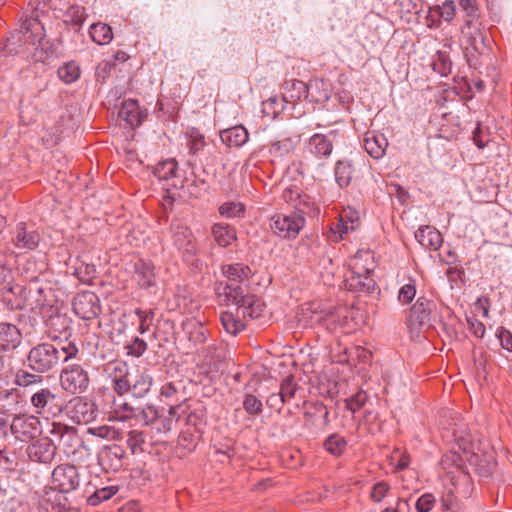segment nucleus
I'll return each mask as SVG.
<instances>
[{
  "label": "nucleus",
  "instance_id": "nucleus-36",
  "mask_svg": "<svg viewBox=\"0 0 512 512\" xmlns=\"http://www.w3.org/2000/svg\"><path fill=\"white\" fill-rule=\"evenodd\" d=\"M123 369L125 370L123 374L113 378V390L120 396L129 392L131 393L130 371L125 364L117 368L120 373L123 372Z\"/></svg>",
  "mask_w": 512,
  "mask_h": 512
},
{
  "label": "nucleus",
  "instance_id": "nucleus-10",
  "mask_svg": "<svg viewBox=\"0 0 512 512\" xmlns=\"http://www.w3.org/2000/svg\"><path fill=\"white\" fill-rule=\"evenodd\" d=\"M305 225V218L299 212L290 215L277 214L270 220V228L274 234L284 239L295 238Z\"/></svg>",
  "mask_w": 512,
  "mask_h": 512
},
{
  "label": "nucleus",
  "instance_id": "nucleus-42",
  "mask_svg": "<svg viewBox=\"0 0 512 512\" xmlns=\"http://www.w3.org/2000/svg\"><path fill=\"white\" fill-rule=\"evenodd\" d=\"M242 405L244 411L251 416H258L263 410L262 401L251 393L245 394Z\"/></svg>",
  "mask_w": 512,
  "mask_h": 512
},
{
  "label": "nucleus",
  "instance_id": "nucleus-58",
  "mask_svg": "<svg viewBox=\"0 0 512 512\" xmlns=\"http://www.w3.org/2000/svg\"><path fill=\"white\" fill-rule=\"evenodd\" d=\"M435 504V497L426 493L418 498L416 502V509L418 512H430Z\"/></svg>",
  "mask_w": 512,
  "mask_h": 512
},
{
  "label": "nucleus",
  "instance_id": "nucleus-32",
  "mask_svg": "<svg viewBox=\"0 0 512 512\" xmlns=\"http://www.w3.org/2000/svg\"><path fill=\"white\" fill-rule=\"evenodd\" d=\"M43 382L42 374L33 371L29 372L25 369H19L14 378V384L22 388L41 386Z\"/></svg>",
  "mask_w": 512,
  "mask_h": 512
},
{
  "label": "nucleus",
  "instance_id": "nucleus-64",
  "mask_svg": "<svg viewBox=\"0 0 512 512\" xmlns=\"http://www.w3.org/2000/svg\"><path fill=\"white\" fill-rule=\"evenodd\" d=\"M286 402L282 398L281 394L278 393H272L267 399H266V405L270 408L276 409L278 412L281 411L282 406Z\"/></svg>",
  "mask_w": 512,
  "mask_h": 512
},
{
  "label": "nucleus",
  "instance_id": "nucleus-56",
  "mask_svg": "<svg viewBox=\"0 0 512 512\" xmlns=\"http://www.w3.org/2000/svg\"><path fill=\"white\" fill-rule=\"evenodd\" d=\"M438 12H439L440 17L443 20H445L447 22H450L451 20H453L455 17V14H456V6H455L454 1H452V0L444 1L442 3V5H440L438 7Z\"/></svg>",
  "mask_w": 512,
  "mask_h": 512
},
{
  "label": "nucleus",
  "instance_id": "nucleus-14",
  "mask_svg": "<svg viewBox=\"0 0 512 512\" xmlns=\"http://www.w3.org/2000/svg\"><path fill=\"white\" fill-rule=\"evenodd\" d=\"M434 308L435 304L432 301L419 297L410 311V326L420 330L430 328Z\"/></svg>",
  "mask_w": 512,
  "mask_h": 512
},
{
  "label": "nucleus",
  "instance_id": "nucleus-35",
  "mask_svg": "<svg viewBox=\"0 0 512 512\" xmlns=\"http://www.w3.org/2000/svg\"><path fill=\"white\" fill-rule=\"evenodd\" d=\"M455 441L457 446L459 447L460 450L463 451V453L471 454V458L469 459V461L473 464H478L479 455L477 450H479V447L474 443L471 435L469 434L465 436H456Z\"/></svg>",
  "mask_w": 512,
  "mask_h": 512
},
{
  "label": "nucleus",
  "instance_id": "nucleus-46",
  "mask_svg": "<svg viewBox=\"0 0 512 512\" xmlns=\"http://www.w3.org/2000/svg\"><path fill=\"white\" fill-rule=\"evenodd\" d=\"M245 210V206L240 202H226L219 207V213L226 218L240 217Z\"/></svg>",
  "mask_w": 512,
  "mask_h": 512
},
{
  "label": "nucleus",
  "instance_id": "nucleus-37",
  "mask_svg": "<svg viewBox=\"0 0 512 512\" xmlns=\"http://www.w3.org/2000/svg\"><path fill=\"white\" fill-rule=\"evenodd\" d=\"M178 164L175 159H167L158 163L154 168V175L159 180H169L176 176Z\"/></svg>",
  "mask_w": 512,
  "mask_h": 512
},
{
  "label": "nucleus",
  "instance_id": "nucleus-31",
  "mask_svg": "<svg viewBox=\"0 0 512 512\" xmlns=\"http://www.w3.org/2000/svg\"><path fill=\"white\" fill-rule=\"evenodd\" d=\"M125 409L131 412V416L141 422L143 425H151L157 420L158 411L152 405H146L145 407H129L125 405Z\"/></svg>",
  "mask_w": 512,
  "mask_h": 512
},
{
  "label": "nucleus",
  "instance_id": "nucleus-34",
  "mask_svg": "<svg viewBox=\"0 0 512 512\" xmlns=\"http://www.w3.org/2000/svg\"><path fill=\"white\" fill-rule=\"evenodd\" d=\"M242 316L237 312V317H235L231 312L225 311L220 315L221 323L227 333L237 334L240 331L245 329V324L238 317Z\"/></svg>",
  "mask_w": 512,
  "mask_h": 512
},
{
  "label": "nucleus",
  "instance_id": "nucleus-48",
  "mask_svg": "<svg viewBox=\"0 0 512 512\" xmlns=\"http://www.w3.org/2000/svg\"><path fill=\"white\" fill-rule=\"evenodd\" d=\"M390 485L385 481L376 482L369 494L370 499L375 503H380L389 493Z\"/></svg>",
  "mask_w": 512,
  "mask_h": 512
},
{
  "label": "nucleus",
  "instance_id": "nucleus-28",
  "mask_svg": "<svg viewBox=\"0 0 512 512\" xmlns=\"http://www.w3.org/2000/svg\"><path fill=\"white\" fill-rule=\"evenodd\" d=\"M223 143L229 147H242L249 139L248 131L243 126H235L220 133Z\"/></svg>",
  "mask_w": 512,
  "mask_h": 512
},
{
  "label": "nucleus",
  "instance_id": "nucleus-26",
  "mask_svg": "<svg viewBox=\"0 0 512 512\" xmlns=\"http://www.w3.org/2000/svg\"><path fill=\"white\" fill-rule=\"evenodd\" d=\"M7 294L14 295L21 300L19 305L29 307L30 309H34L38 307L40 300L32 299L33 286L28 285L26 287L21 286L19 284L12 285L11 282H8V285H5L2 288Z\"/></svg>",
  "mask_w": 512,
  "mask_h": 512
},
{
  "label": "nucleus",
  "instance_id": "nucleus-38",
  "mask_svg": "<svg viewBox=\"0 0 512 512\" xmlns=\"http://www.w3.org/2000/svg\"><path fill=\"white\" fill-rule=\"evenodd\" d=\"M348 219L349 221L341 217L338 222L331 228L333 241L342 240L344 236L349 233V231H353L356 228L355 221L351 217Z\"/></svg>",
  "mask_w": 512,
  "mask_h": 512
},
{
  "label": "nucleus",
  "instance_id": "nucleus-20",
  "mask_svg": "<svg viewBox=\"0 0 512 512\" xmlns=\"http://www.w3.org/2000/svg\"><path fill=\"white\" fill-rule=\"evenodd\" d=\"M183 330L188 340L189 349L203 345L209 334V331L203 326V324L195 320H188L184 322Z\"/></svg>",
  "mask_w": 512,
  "mask_h": 512
},
{
  "label": "nucleus",
  "instance_id": "nucleus-24",
  "mask_svg": "<svg viewBox=\"0 0 512 512\" xmlns=\"http://www.w3.org/2000/svg\"><path fill=\"white\" fill-rule=\"evenodd\" d=\"M134 273L140 287L149 288L155 285L154 266L150 261L137 260L134 264Z\"/></svg>",
  "mask_w": 512,
  "mask_h": 512
},
{
  "label": "nucleus",
  "instance_id": "nucleus-52",
  "mask_svg": "<svg viewBox=\"0 0 512 512\" xmlns=\"http://www.w3.org/2000/svg\"><path fill=\"white\" fill-rule=\"evenodd\" d=\"M135 314L138 316L140 323L138 330L141 334H143L149 329L150 325L152 324L154 312L153 310L136 309Z\"/></svg>",
  "mask_w": 512,
  "mask_h": 512
},
{
  "label": "nucleus",
  "instance_id": "nucleus-17",
  "mask_svg": "<svg viewBox=\"0 0 512 512\" xmlns=\"http://www.w3.org/2000/svg\"><path fill=\"white\" fill-rule=\"evenodd\" d=\"M56 452V445L48 437L39 438L27 447L29 459L37 463H51L56 456Z\"/></svg>",
  "mask_w": 512,
  "mask_h": 512
},
{
  "label": "nucleus",
  "instance_id": "nucleus-54",
  "mask_svg": "<svg viewBox=\"0 0 512 512\" xmlns=\"http://www.w3.org/2000/svg\"><path fill=\"white\" fill-rule=\"evenodd\" d=\"M367 400V394L364 391H359L353 396L347 398L345 400L346 407L351 412L358 411L366 402Z\"/></svg>",
  "mask_w": 512,
  "mask_h": 512
},
{
  "label": "nucleus",
  "instance_id": "nucleus-4",
  "mask_svg": "<svg viewBox=\"0 0 512 512\" xmlns=\"http://www.w3.org/2000/svg\"><path fill=\"white\" fill-rule=\"evenodd\" d=\"M463 53L471 68L477 69L489 56L490 42L481 18L464 20L461 28Z\"/></svg>",
  "mask_w": 512,
  "mask_h": 512
},
{
  "label": "nucleus",
  "instance_id": "nucleus-19",
  "mask_svg": "<svg viewBox=\"0 0 512 512\" xmlns=\"http://www.w3.org/2000/svg\"><path fill=\"white\" fill-rule=\"evenodd\" d=\"M153 377L148 370L135 369L130 371L131 394L136 398H143L150 391Z\"/></svg>",
  "mask_w": 512,
  "mask_h": 512
},
{
  "label": "nucleus",
  "instance_id": "nucleus-7",
  "mask_svg": "<svg viewBox=\"0 0 512 512\" xmlns=\"http://www.w3.org/2000/svg\"><path fill=\"white\" fill-rule=\"evenodd\" d=\"M373 256L369 251H358L355 255V261L351 266L352 275L347 279L349 289L357 292L372 293L376 287V282L370 277V273L374 270V265L364 266L360 261H367Z\"/></svg>",
  "mask_w": 512,
  "mask_h": 512
},
{
  "label": "nucleus",
  "instance_id": "nucleus-33",
  "mask_svg": "<svg viewBox=\"0 0 512 512\" xmlns=\"http://www.w3.org/2000/svg\"><path fill=\"white\" fill-rule=\"evenodd\" d=\"M89 34L92 40L99 45L109 44L113 39L112 28L105 23H94L90 26Z\"/></svg>",
  "mask_w": 512,
  "mask_h": 512
},
{
  "label": "nucleus",
  "instance_id": "nucleus-50",
  "mask_svg": "<svg viewBox=\"0 0 512 512\" xmlns=\"http://www.w3.org/2000/svg\"><path fill=\"white\" fill-rule=\"evenodd\" d=\"M462 11L465 12V20H474L481 18L478 12L476 0H458Z\"/></svg>",
  "mask_w": 512,
  "mask_h": 512
},
{
  "label": "nucleus",
  "instance_id": "nucleus-61",
  "mask_svg": "<svg viewBox=\"0 0 512 512\" xmlns=\"http://www.w3.org/2000/svg\"><path fill=\"white\" fill-rule=\"evenodd\" d=\"M182 254L185 261H192L198 252V248L194 238L189 240L183 247L178 248Z\"/></svg>",
  "mask_w": 512,
  "mask_h": 512
},
{
  "label": "nucleus",
  "instance_id": "nucleus-60",
  "mask_svg": "<svg viewBox=\"0 0 512 512\" xmlns=\"http://www.w3.org/2000/svg\"><path fill=\"white\" fill-rule=\"evenodd\" d=\"M87 433L99 438H114L115 429L109 426L90 427Z\"/></svg>",
  "mask_w": 512,
  "mask_h": 512
},
{
  "label": "nucleus",
  "instance_id": "nucleus-22",
  "mask_svg": "<svg viewBox=\"0 0 512 512\" xmlns=\"http://www.w3.org/2000/svg\"><path fill=\"white\" fill-rule=\"evenodd\" d=\"M21 340L22 334L15 325L0 323V350H14L21 344Z\"/></svg>",
  "mask_w": 512,
  "mask_h": 512
},
{
  "label": "nucleus",
  "instance_id": "nucleus-39",
  "mask_svg": "<svg viewBox=\"0 0 512 512\" xmlns=\"http://www.w3.org/2000/svg\"><path fill=\"white\" fill-rule=\"evenodd\" d=\"M57 74L64 83L70 84L79 78L80 69L75 62H67L59 67Z\"/></svg>",
  "mask_w": 512,
  "mask_h": 512
},
{
  "label": "nucleus",
  "instance_id": "nucleus-1",
  "mask_svg": "<svg viewBox=\"0 0 512 512\" xmlns=\"http://www.w3.org/2000/svg\"><path fill=\"white\" fill-rule=\"evenodd\" d=\"M225 283H217L215 292L221 305H235L243 318L254 319L261 315L263 303L248 291L252 271L243 263L224 265Z\"/></svg>",
  "mask_w": 512,
  "mask_h": 512
},
{
  "label": "nucleus",
  "instance_id": "nucleus-2",
  "mask_svg": "<svg viewBox=\"0 0 512 512\" xmlns=\"http://www.w3.org/2000/svg\"><path fill=\"white\" fill-rule=\"evenodd\" d=\"M79 354V349L71 341L43 342L33 346L27 354V367L36 373L45 374Z\"/></svg>",
  "mask_w": 512,
  "mask_h": 512
},
{
  "label": "nucleus",
  "instance_id": "nucleus-51",
  "mask_svg": "<svg viewBox=\"0 0 512 512\" xmlns=\"http://www.w3.org/2000/svg\"><path fill=\"white\" fill-rule=\"evenodd\" d=\"M193 238L192 232L187 227L177 226L173 231L174 245L179 248L183 247L189 240Z\"/></svg>",
  "mask_w": 512,
  "mask_h": 512
},
{
  "label": "nucleus",
  "instance_id": "nucleus-30",
  "mask_svg": "<svg viewBox=\"0 0 512 512\" xmlns=\"http://www.w3.org/2000/svg\"><path fill=\"white\" fill-rule=\"evenodd\" d=\"M354 174V167L350 160L342 159L335 163L334 175L337 184L343 188L349 186Z\"/></svg>",
  "mask_w": 512,
  "mask_h": 512
},
{
  "label": "nucleus",
  "instance_id": "nucleus-29",
  "mask_svg": "<svg viewBox=\"0 0 512 512\" xmlns=\"http://www.w3.org/2000/svg\"><path fill=\"white\" fill-rule=\"evenodd\" d=\"M309 85L297 79H291L284 83V98L286 101H296L308 98Z\"/></svg>",
  "mask_w": 512,
  "mask_h": 512
},
{
  "label": "nucleus",
  "instance_id": "nucleus-62",
  "mask_svg": "<svg viewBox=\"0 0 512 512\" xmlns=\"http://www.w3.org/2000/svg\"><path fill=\"white\" fill-rule=\"evenodd\" d=\"M153 424L158 433H167L172 429L173 420L170 416H157V420Z\"/></svg>",
  "mask_w": 512,
  "mask_h": 512
},
{
  "label": "nucleus",
  "instance_id": "nucleus-45",
  "mask_svg": "<svg viewBox=\"0 0 512 512\" xmlns=\"http://www.w3.org/2000/svg\"><path fill=\"white\" fill-rule=\"evenodd\" d=\"M45 270V265L41 263L40 265L34 259H29L24 264L22 268V273L25 275L30 282H35L38 280L40 274Z\"/></svg>",
  "mask_w": 512,
  "mask_h": 512
},
{
  "label": "nucleus",
  "instance_id": "nucleus-3",
  "mask_svg": "<svg viewBox=\"0 0 512 512\" xmlns=\"http://www.w3.org/2000/svg\"><path fill=\"white\" fill-rule=\"evenodd\" d=\"M52 483L58 491L50 490L45 493L40 501V506L45 512H68L70 506L64 493L76 490L80 485L78 468L69 463L56 466L52 472Z\"/></svg>",
  "mask_w": 512,
  "mask_h": 512
},
{
  "label": "nucleus",
  "instance_id": "nucleus-53",
  "mask_svg": "<svg viewBox=\"0 0 512 512\" xmlns=\"http://www.w3.org/2000/svg\"><path fill=\"white\" fill-rule=\"evenodd\" d=\"M434 70L439 72L442 76L450 74L452 70V62L450 58L444 53L439 52L437 60L434 62Z\"/></svg>",
  "mask_w": 512,
  "mask_h": 512
},
{
  "label": "nucleus",
  "instance_id": "nucleus-27",
  "mask_svg": "<svg viewBox=\"0 0 512 512\" xmlns=\"http://www.w3.org/2000/svg\"><path fill=\"white\" fill-rule=\"evenodd\" d=\"M211 233L217 245L223 248L228 247L237 239L235 229L224 223H215L211 228Z\"/></svg>",
  "mask_w": 512,
  "mask_h": 512
},
{
  "label": "nucleus",
  "instance_id": "nucleus-43",
  "mask_svg": "<svg viewBox=\"0 0 512 512\" xmlns=\"http://www.w3.org/2000/svg\"><path fill=\"white\" fill-rule=\"evenodd\" d=\"M299 386L292 376L285 377L280 385L279 393L286 403L296 396Z\"/></svg>",
  "mask_w": 512,
  "mask_h": 512
},
{
  "label": "nucleus",
  "instance_id": "nucleus-8",
  "mask_svg": "<svg viewBox=\"0 0 512 512\" xmlns=\"http://www.w3.org/2000/svg\"><path fill=\"white\" fill-rule=\"evenodd\" d=\"M42 241V234L35 223L18 222L11 234L10 243L18 255L36 250Z\"/></svg>",
  "mask_w": 512,
  "mask_h": 512
},
{
  "label": "nucleus",
  "instance_id": "nucleus-6",
  "mask_svg": "<svg viewBox=\"0 0 512 512\" xmlns=\"http://www.w3.org/2000/svg\"><path fill=\"white\" fill-rule=\"evenodd\" d=\"M51 434L58 439L64 454L73 460H80L83 457V451L89 452V448L74 427L53 423Z\"/></svg>",
  "mask_w": 512,
  "mask_h": 512
},
{
  "label": "nucleus",
  "instance_id": "nucleus-15",
  "mask_svg": "<svg viewBox=\"0 0 512 512\" xmlns=\"http://www.w3.org/2000/svg\"><path fill=\"white\" fill-rule=\"evenodd\" d=\"M126 458L125 449L117 444L104 446L98 454V463L105 472H118Z\"/></svg>",
  "mask_w": 512,
  "mask_h": 512
},
{
  "label": "nucleus",
  "instance_id": "nucleus-44",
  "mask_svg": "<svg viewBox=\"0 0 512 512\" xmlns=\"http://www.w3.org/2000/svg\"><path fill=\"white\" fill-rule=\"evenodd\" d=\"M346 445V440L337 434L329 436L324 443L326 450L333 455L342 454L346 448Z\"/></svg>",
  "mask_w": 512,
  "mask_h": 512
},
{
  "label": "nucleus",
  "instance_id": "nucleus-40",
  "mask_svg": "<svg viewBox=\"0 0 512 512\" xmlns=\"http://www.w3.org/2000/svg\"><path fill=\"white\" fill-rule=\"evenodd\" d=\"M146 434L143 431L132 430L128 433L126 443L133 454L141 453L145 450L144 444Z\"/></svg>",
  "mask_w": 512,
  "mask_h": 512
},
{
  "label": "nucleus",
  "instance_id": "nucleus-59",
  "mask_svg": "<svg viewBox=\"0 0 512 512\" xmlns=\"http://www.w3.org/2000/svg\"><path fill=\"white\" fill-rule=\"evenodd\" d=\"M18 256V253L5 245L0 246V266H7L11 268V265Z\"/></svg>",
  "mask_w": 512,
  "mask_h": 512
},
{
  "label": "nucleus",
  "instance_id": "nucleus-11",
  "mask_svg": "<svg viewBox=\"0 0 512 512\" xmlns=\"http://www.w3.org/2000/svg\"><path fill=\"white\" fill-rule=\"evenodd\" d=\"M60 383L65 391L72 394H80L88 388L89 376L81 365L70 364L62 369Z\"/></svg>",
  "mask_w": 512,
  "mask_h": 512
},
{
  "label": "nucleus",
  "instance_id": "nucleus-63",
  "mask_svg": "<svg viewBox=\"0 0 512 512\" xmlns=\"http://www.w3.org/2000/svg\"><path fill=\"white\" fill-rule=\"evenodd\" d=\"M497 337L501 346L505 350L512 352V334L505 328H500L497 332Z\"/></svg>",
  "mask_w": 512,
  "mask_h": 512
},
{
  "label": "nucleus",
  "instance_id": "nucleus-55",
  "mask_svg": "<svg viewBox=\"0 0 512 512\" xmlns=\"http://www.w3.org/2000/svg\"><path fill=\"white\" fill-rule=\"evenodd\" d=\"M0 399H6L9 401L8 405H2L6 412L16 411L19 406V395L16 390H7L0 395Z\"/></svg>",
  "mask_w": 512,
  "mask_h": 512
},
{
  "label": "nucleus",
  "instance_id": "nucleus-49",
  "mask_svg": "<svg viewBox=\"0 0 512 512\" xmlns=\"http://www.w3.org/2000/svg\"><path fill=\"white\" fill-rule=\"evenodd\" d=\"M416 295L415 281L410 279L408 283L404 284L398 293V300L402 304H409Z\"/></svg>",
  "mask_w": 512,
  "mask_h": 512
},
{
  "label": "nucleus",
  "instance_id": "nucleus-41",
  "mask_svg": "<svg viewBox=\"0 0 512 512\" xmlns=\"http://www.w3.org/2000/svg\"><path fill=\"white\" fill-rule=\"evenodd\" d=\"M118 491V488L115 486L103 487L101 489L96 490L92 495H90L87 499V502L91 506H97L103 501L109 500L112 496H114Z\"/></svg>",
  "mask_w": 512,
  "mask_h": 512
},
{
  "label": "nucleus",
  "instance_id": "nucleus-13",
  "mask_svg": "<svg viewBox=\"0 0 512 512\" xmlns=\"http://www.w3.org/2000/svg\"><path fill=\"white\" fill-rule=\"evenodd\" d=\"M30 403L38 415H56L61 411L62 405L59 397L49 388L44 387L34 392Z\"/></svg>",
  "mask_w": 512,
  "mask_h": 512
},
{
  "label": "nucleus",
  "instance_id": "nucleus-25",
  "mask_svg": "<svg viewBox=\"0 0 512 512\" xmlns=\"http://www.w3.org/2000/svg\"><path fill=\"white\" fill-rule=\"evenodd\" d=\"M118 114L119 117L131 127L139 126L143 118L146 117V115L140 111L138 102L133 99L124 101Z\"/></svg>",
  "mask_w": 512,
  "mask_h": 512
},
{
  "label": "nucleus",
  "instance_id": "nucleus-18",
  "mask_svg": "<svg viewBox=\"0 0 512 512\" xmlns=\"http://www.w3.org/2000/svg\"><path fill=\"white\" fill-rule=\"evenodd\" d=\"M337 135L336 130L330 131L328 134H314L307 143L308 151L319 159L329 157L333 151V143Z\"/></svg>",
  "mask_w": 512,
  "mask_h": 512
},
{
  "label": "nucleus",
  "instance_id": "nucleus-23",
  "mask_svg": "<svg viewBox=\"0 0 512 512\" xmlns=\"http://www.w3.org/2000/svg\"><path fill=\"white\" fill-rule=\"evenodd\" d=\"M388 141L383 134L368 132L363 139L365 151L374 159H381L386 152Z\"/></svg>",
  "mask_w": 512,
  "mask_h": 512
},
{
  "label": "nucleus",
  "instance_id": "nucleus-12",
  "mask_svg": "<svg viewBox=\"0 0 512 512\" xmlns=\"http://www.w3.org/2000/svg\"><path fill=\"white\" fill-rule=\"evenodd\" d=\"M97 413L96 404L83 397H74L66 404V414L76 424L92 422Z\"/></svg>",
  "mask_w": 512,
  "mask_h": 512
},
{
  "label": "nucleus",
  "instance_id": "nucleus-5",
  "mask_svg": "<svg viewBox=\"0 0 512 512\" xmlns=\"http://www.w3.org/2000/svg\"><path fill=\"white\" fill-rule=\"evenodd\" d=\"M21 31L26 42L36 45L32 54L34 62L47 63L56 53L53 42L45 39L43 24L35 17L26 18L21 24Z\"/></svg>",
  "mask_w": 512,
  "mask_h": 512
},
{
  "label": "nucleus",
  "instance_id": "nucleus-47",
  "mask_svg": "<svg viewBox=\"0 0 512 512\" xmlns=\"http://www.w3.org/2000/svg\"><path fill=\"white\" fill-rule=\"evenodd\" d=\"M66 17L68 18L67 21L71 22L72 25L81 28L86 19L85 8L73 5L67 10Z\"/></svg>",
  "mask_w": 512,
  "mask_h": 512
},
{
  "label": "nucleus",
  "instance_id": "nucleus-57",
  "mask_svg": "<svg viewBox=\"0 0 512 512\" xmlns=\"http://www.w3.org/2000/svg\"><path fill=\"white\" fill-rule=\"evenodd\" d=\"M127 349L129 355L140 357L146 351L147 343L143 339L135 337L133 341L127 345Z\"/></svg>",
  "mask_w": 512,
  "mask_h": 512
},
{
  "label": "nucleus",
  "instance_id": "nucleus-9",
  "mask_svg": "<svg viewBox=\"0 0 512 512\" xmlns=\"http://www.w3.org/2000/svg\"><path fill=\"white\" fill-rule=\"evenodd\" d=\"M11 434L16 440L27 442L41 435V422L30 414H16L10 423Z\"/></svg>",
  "mask_w": 512,
  "mask_h": 512
},
{
  "label": "nucleus",
  "instance_id": "nucleus-21",
  "mask_svg": "<svg viewBox=\"0 0 512 512\" xmlns=\"http://www.w3.org/2000/svg\"><path fill=\"white\" fill-rule=\"evenodd\" d=\"M417 242L425 249L438 250L443 242L441 233L432 226H421L415 232Z\"/></svg>",
  "mask_w": 512,
  "mask_h": 512
},
{
  "label": "nucleus",
  "instance_id": "nucleus-16",
  "mask_svg": "<svg viewBox=\"0 0 512 512\" xmlns=\"http://www.w3.org/2000/svg\"><path fill=\"white\" fill-rule=\"evenodd\" d=\"M73 311L84 320L95 319L101 312L99 298L93 292L78 294L73 301Z\"/></svg>",
  "mask_w": 512,
  "mask_h": 512
}]
</instances>
